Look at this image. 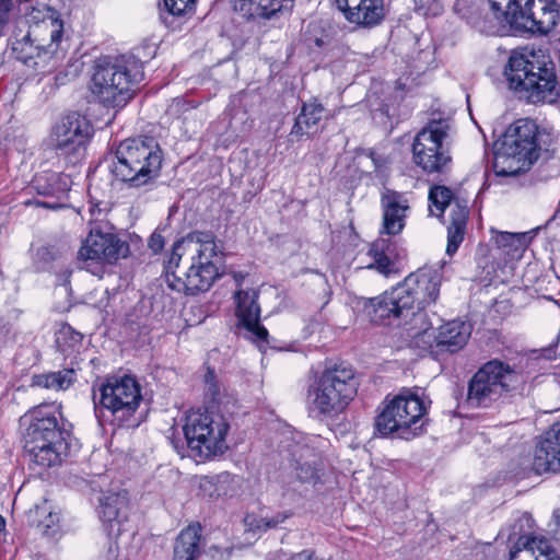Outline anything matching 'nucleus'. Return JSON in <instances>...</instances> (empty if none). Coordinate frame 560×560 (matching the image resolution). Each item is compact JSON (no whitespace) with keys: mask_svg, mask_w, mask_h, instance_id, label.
Wrapping results in <instances>:
<instances>
[{"mask_svg":"<svg viewBox=\"0 0 560 560\" xmlns=\"http://www.w3.org/2000/svg\"><path fill=\"white\" fill-rule=\"evenodd\" d=\"M441 275L433 269H422L410 273L398 284L408 310L412 316L434 303L440 293Z\"/></svg>","mask_w":560,"mask_h":560,"instance_id":"2eb2a0df","label":"nucleus"},{"mask_svg":"<svg viewBox=\"0 0 560 560\" xmlns=\"http://www.w3.org/2000/svg\"><path fill=\"white\" fill-rule=\"evenodd\" d=\"M429 404L430 401L427 404L417 390L404 389L389 400L376 417V430L382 435L399 433L400 436L405 438L404 434L422 420Z\"/></svg>","mask_w":560,"mask_h":560,"instance_id":"ddd939ff","label":"nucleus"},{"mask_svg":"<svg viewBox=\"0 0 560 560\" xmlns=\"http://www.w3.org/2000/svg\"><path fill=\"white\" fill-rule=\"evenodd\" d=\"M325 113L324 105L316 98L303 103L290 132L292 140L301 141L316 133Z\"/></svg>","mask_w":560,"mask_h":560,"instance_id":"a878e982","label":"nucleus"},{"mask_svg":"<svg viewBox=\"0 0 560 560\" xmlns=\"http://www.w3.org/2000/svg\"><path fill=\"white\" fill-rule=\"evenodd\" d=\"M504 74L518 98L528 103L558 100L557 78L551 61L542 54L529 49L513 51Z\"/></svg>","mask_w":560,"mask_h":560,"instance_id":"f03ea898","label":"nucleus"},{"mask_svg":"<svg viewBox=\"0 0 560 560\" xmlns=\"http://www.w3.org/2000/svg\"><path fill=\"white\" fill-rule=\"evenodd\" d=\"M12 51L19 61L35 70L50 71L59 65L28 33L15 39Z\"/></svg>","mask_w":560,"mask_h":560,"instance_id":"4be33fe9","label":"nucleus"},{"mask_svg":"<svg viewBox=\"0 0 560 560\" xmlns=\"http://www.w3.org/2000/svg\"><path fill=\"white\" fill-rule=\"evenodd\" d=\"M316 44H317L318 46H320L322 40H320V39H317V40H316Z\"/></svg>","mask_w":560,"mask_h":560,"instance_id":"8fccbe9b","label":"nucleus"},{"mask_svg":"<svg viewBox=\"0 0 560 560\" xmlns=\"http://www.w3.org/2000/svg\"><path fill=\"white\" fill-rule=\"evenodd\" d=\"M129 246L114 233L102 232L97 228L91 229L88 237L78 252L82 261L113 264L126 257Z\"/></svg>","mask_w":560,"mask_h":560,"instance_id":"dca6fc26","label":"nucleus"},{"mask_svg":"<svg viewBox=\"0 0 560 560\" xmlns=\"http://www.w3.org/2000/svg\"><path fill=\"white\" fill-rule=\"evenodd\" d=\"M290 560H324L323 558L316 556L314 552L310 550H303L301 552L294 553Z\"/></svg>","mask_w":560,"mask_h":560,"instance_id":"37998d69","label":"nucleus"},{"mask_svg":"<svg viewBox=\"0 0 560 560\" xmlns=\"http://www.w3.org/2000/svg\"><path fill=\"white\" fill-rule=\"evenodd\" d=\"M532 470L537 475L560 472V423H553L537 440Z\"/></svg>","mask_w":560,"mask_h":560,"instance_id":"6ab92c4d","label":"nucleus"},{"mask_svg":"<svg viewBox=\"0 0 560 560\" xmlns=\"http://www.w3.org/2000/svg\"><path fill=\"white\" fill-rule=\"evenodd\" d=\"M127 505L125 493L108 492L100 498L98 515L107 525L109 535H119L120 525L126 518Z\"/></svg>","mask_w":560,"mask_h":560,"instance_id":"393cba45","label":"nucleus"},{"mask_svg":"<svg viewBox=\"0 0 560 560\" xmlns=\"http://www.w3.org/2000/svg\"><path fill=\"white\" fill-rule=\"evenodd\" d=\"M37 256H38V257H43V258H45V259H48V257H49V258H52L51 250H50V248H49V247H47V246H43V247L38 248V250H37Z\"/></svg>","mask_w":560,"mask_h":560,"instance_id":"a18cd8bd","label":"nucleus"},{"mask_svg":"<svg viewBox=\"0 0 560 560\" xmlns=\"http://www.w3.org/2000/svg\"><path fill=\"white\" fill-rule=\"evenodd\" d=\"M4 528V520L3 517L0 515V530H2Z\"/></svg>","mask_w":560,"mask_h":560,"instance_id":"09e8293b","label":"nucleus"},{"mask_svg":"<svg viewBox=\"0 0 560 560\" xmlns=\"http://www.w3.org/2000/svg\"><path fill=\"white\" fill-rule=\"evenodd\" d=\"M164 243V237L160 233L154 232L149 238L148 246L152 252L159 253L163 249Z\"/></svg>","mask_w":560,"mask_h":560,"instance_id":"79ce46f5","label":"nucleus"},{"mask_svg":"<svg viewBox=\"0 0 560 560\" xmlns=\"http://www.w3.org/2000/svg\"><path fill=\"white\" fill-rule=\"evenodd\" d=\"M397 287L386 291L380 296L366 299L360 298L357 301V307L375 324H382L389 318H408L411 312L408 310L406 301Z\"/></svg>","mask_w":560,"mask_h":560,"instance_id":"f3484780","label":"nucleus"},{"mask_svg":"<svg viewBox=\"0 0 560 560\" xmlns=\"http://www.w3.org/2000/svg\"><path fill=\"white\" fill-rule=\"evenodd\" d=\"M346 21L358 28L371 30L386 16L384 0H335Z\"/></svg>","mask_w":560,"mask_h":560,"instance_id":"a211bd4d","label":"nucleus"},{"mask_svg":"<svg viewBox=\"0 0 560 560\" xmlns=\"http://www.w3.org/2000/svg\"><path fill=\"white\" fill-rule=\"evenodd\" d=\"M552 518H553L552 535L557 540H560V509H557L553 511Z\"/></svg>","mask_w":560,"mask_h":560,"instance_id":"c03bdc74","label":"nucleus"},{"mask_svg":"<svg viewBox=\"0 0 560 560\" xmlns=\"http://www.w3.org/2000/svg\"><path fill=\"white\" fill-rule=\"evenodd\" d=\"M467 206H462L459 202H455L450 213V225L447 226V246L446 254L452 256L457 252L460 243L464 240L467 219H468Z\"/></svg>","mask_w":560,"mask_h":560,"instance_id":"c756f323","label":"nucleus"},{"mask_svg":"<svg viewBox=\"0 0 560 560\" xmlns=\"http://www.w3.org/2000/svg\"><path fill=\"white\" fill-rule=\"evenodd\" d=\"M201 527L189 525L176 538L173 560H195L200 555Z\"/></svg>","mask_w":560,"mask_h":560,"instance_id":"c85d7f7f","label":"nucleus"},{"mask_svg":"<svg viewBox=\"0 0 560 560\" xmlns=\"http://www.w3.org/2000/svg\"><path fill=\"white\" fill-rule=\"evenodd\" d=\"M358 390V382L351 366L339 364L326 369L310 386V409L318 416L335 418L340 415Z\"/></svg>","mask_w":560,"mask_h":560,"instance_id":"0eeeda50","label":"nucleus"},{"mask_svg":"<svg viewBox=\"0 0 560 560\" xmlns=\"http://www.w3.org/2000/svg\"><path fill=\"white\" fill-rule=\"evenodd\" d=\"M195 0H163L165 10L172 15H182L191 9Z\"/></svg>","mask_w":560,"mask_h":560,"instance_id":"58836bf2","label":"nucleus"},{"mask_svg":"<svg viewBox=\"0 0 560 560\" xmlns=\"http://www.w3.org/2000/svg\"><path fill=\"white\" fill-rule=\"evenodd\" d=\"M383 209V233L397 235L405 228L409 211L408 200L399 192L386 190L381 198Z\"/></svg>","mask_w":560,"mask_h":560,"instance_id":"5701e85b","label":"nucleus"},{"mask_svg":"<svg viewBox=\"0 0 560 560\" xmlns=\"http://www.w3.org/2000/svg\"><path fill=\"white\" fill-rule=\"evenodd\" d=\"M230 424L226 418L213 410H196L186 417L184 433L188 447L201 457L222 454Z\"/></svg>","mask_w":560,"mask_h":560,"instance_id":"f8f14e48","label":"nucleus"},{"mask_svg":"<svg viewBox=\"0 0 560 560\" xmlns=\"http://www.w3.org/2000/svg\"><path fill=\"white\" fill-rule=\"evenodd\" d=\"M205 385L207 395L211 396L212 400H215L220 395V387L215 381V375L212 370H208L205 375Z\"/></svg>","mask_w":560,"mask_h":560,"instance_id":"ea45409f","label":"nucleus"},{"mask_svg":"<svg viewBox=\"0 0 560 560\" xmlns=\"http://www.w3.org/2000/svg\"><path fill=\"white\" fill-rule=\"evenodd\" d=\"M31 423L25 434V450L32 460L42 467H52L61 463L67 448L62 429L61 405L56 401L42 402L28 411Z\"/></svg>","mask_w":560,"mask_h":560,"instance_id":"7ed1b4c3","label":"nucleus"},{"mask_svg":"<svg viewBox=\"0 0 560 560\" xmlns=\"http://www.w3.org/2000/svg\"><path fill=\"white\" fill-rule=\"evenodd\" d=\"M291 510H284L275 513L273 515L254 516L248 515L245 518V524L253 530H268L280 527L287 520L292 517Z\"/></svg>","mask_w":560,"mask_h":560,"instance_id":"72a5a7b5","label":"nucleus"},{"mask_svg":"<svg viewBox=\"0 0 560 560\" xmlns=\"http://www.w3.org/2000/svg\"><path fill=\"white\" fill-rule=\"evenodd\" d=\"M36 205H37V206H40V207L54 208V206H50V205H48V203H46V202H39V201H37V202H36Z\"/></svg>","mask_w":560,"mask_h":560,"instance_id":"de8ad7c7","label":"nucleus"},{"mask_svg":"<svg viewBox=\"0 0 560 560\" xmlns=\"http://www.w3.org/2000/svg\"><path fill=\"white\" fill-rule=\"evenodd\" d=\"M452 198V190L445 186H434L430 189L429 200L438 211V213H435L436 217H441L443 214L445 208L451 205ZM430 211L434 214L432 208H430Z\"/></svg>","mask_w":560,"mask_h":560,"instance_id":"e433bc0d","label":"nucleus"},{"mask_svg":"<svg viewBox=\"0 0 560 560\" xmlns=\"http://www.w3.org/2000/svg\"><path fill=\"white\" fill-rule=\"evenodd\" d=\"M296 478L303 483H316L319 479V462L293 459Z\"/></svg>","mask_w":560,"mask_h":560,"instance_id":"4c0bfd02","label":"nucleus"},{"mask_svg":"<svg viewBox=\"0 0 560 560\" xmlns=\"http://www.w3.org/2000/svg\"><path fill=\"white\" fill-rule=\"evenodd\" d=\"M542 557L560 560L559 555L545 537L521 536L510 551V560H539L538 558Z\"/></svg>","mask_w":560,"mask_h":560,"instance_id":"bb28decb","label":"nucleus"},{"mask_svg":"<svg viewBox=\"0 0 560 560\" xmlns=\"http://www.w3.org/2000/svg\"><path fill=\"white\" fill-rule=\"evenodd\" d=\"M418 429H421V425H418V427L412 425L411 429H409L408 431H411V435L415 436L418 434L417 433Z\"/></svg>","mask_w":560,"mask_h":560,"instance_id":"49530a36","label":"nucleus"},{"mask_svg":"<svg viewBox=\"0 0 560 560\" xmlns=\"http://www.w3.org/2000/svg\"><path fill=\"white\" fill-rule=\"evenodd\" d=\"M318 438H306L303 442L299 441L291 451L292 458L311 462H319V451L317 447Z\"/></svg>","mask_w":560,"mask_h":560,"instance_id":"c9c22d12","label":"nucleus"},{"mask_svg":"<svg viewBox=\"0 0 560 560\" xmlns=\"http://www.w3.org/2000/svg\"><path fill=\"white\" fill-rule=\"evenodd\" d=\"M27 33L57 62L60 63L63 60L67 49L62 46L63 22L59 16H55L52 12L49 13L40 21L31 24Z\"/></svg>","mask_w":560,"mask_h":560,"instance_id":"aec40b11","label":"nucleus"},{"mask_svg":"<svg viewBox=\"0 0 560 560\" xmlns=\"http://www.w3.org/2000/svg\"><path fill=\"white\" fill-rule=\"evenodd\" d=\"M92 136L89 120L78 113L69 114L58 121L49 141L58 155L69 156L83 150Z\"/></svg>","mask_w":560,"mask_h":560,"instance_id":"4468645a","label":"nucleus"},{"mask_svg":"<svg viewBox=\"0 0 560 560\" xmlns=\"http://www.w3.org/2000/svg\"><path fill=\"white\" fill-rule=\"evenodd\" d=\"M415 3V8L418 11L423 12V14H427L429 12H432L433 14L438 11V0H412Z\"/></svg>","mask_w":560,"mask_h":560,"instance_id":"a19ab883","label":"nucleus"},{"mask_svg":"<svg viewBox=\"0 0 560 560\" xmlns=\"http://www.w3.org/2000/svg\"><path fill=\"white\" fill-rule=\"evenodd\" d=\"M217 255L212 232L195 231L177 241L166 265L168 288L185 294L208 291L219 277L212 260Z\"/></svg>","mask_w":560,"mask_h":560,"instance_id":"f257e3e1","label":"nucleus"},{"mask_svg":"<svg viewBox=\"0 0 560 560\" xmlns=\"http://www.w3.org/2000/svg\"><path fill=\"white\" fill-rule=\"evenodd\" d=\"M494 18L512 27L547 34L558 24V0H489Z\"/></svg>","mask_w":560,"mask_h":560,"instance_id":"1a4fd4ad","label":"nucleus"},{"mask_svg":"<svg viewBox=\"0 0 560 560\" xmlns=\"http://www.w3.org/2000/svg\"><path fill=\"white\" fill-rule=\"evenodd\" d=\"M94 395L96 417L116 422L118 427H137L135 413L138 410L142 394L141 387L132 376L110 377Z\"/></svg>","mask_w":560,"mask_h":560,"instance_id":"6e6552de","label":"nucleus"},{"mask_svg":"<svg viewBox=\"0 0 560 560\" xmlns=\"http://www.w3.org/2000/svg\"><path fill=\"white\" fill-rule=\"evenodd\" d=\"M538 127L525 118L512 124L494 144L498 175L509 176L526 171L539 158Z\"/></svg>","mask_w":560,"mask_h":560,"instance_id":"423d86ee","label":"nucleus"},{"mask_svg":"<svg viewBox=\"0 0 560 560\" xmlns=\"http://www.w3.org/2000/svg\"><path fill=\"white\" fill-rule=\"evenodd\" d=\"M162 166V151L152 137L127 139L116 150L113 175L129 187L140 188L152 184Z\"/></svg>","mask_w":560,"mask_h":560,"instance_id":"39448f33","label":"nucleus"},{"mask_svg":"<svg viewBox=\"0 0 560 560\" xmlns=\"http://www.w3.org/2000/svg\"><path fill=\"white\" fill-rule=\"evenodd\" d=\"M372 261L368 265L370 269H376L384 276L396 271L395 260L397 258L396 244L389 238H378L372 243L369 249Z\"/></svg>","mask_w":560,"mask_h":560,"instance_id":"cd10ccee","label":"nucleus"},{"mask_svg":"<svg viewBox=\"0 0 560 560\" xmlns=\"http://www.w3.org/2000/svg\"><path fill=\"white\" fill-rule=\"evenodd\" d=\"M74 376L73 370L38 374L33 376L32 385L47 389L65 390L74 382Z\"/></svg>","mask_w":560,"mask_h":560,"instance_id":"2f4dec72","label":"nucleus"},{"mask_svg":"<svg viewBox=\"0 0 560 560\" xmlns=\"http://www.w3.org/2000/svg\"><path fill=\"white\" fill-rule=\"evenodd\" d=\"M67 177L55 172H44L36 175L32 180V188L43 196H54L58 192H63L67 190Z\"/></svg>","mask_w":560,"mask_h":560,"instance_id":"7c9ffc66","label":"nucleus"},{"mask_svg":"<svg viewBox=\"0 0 560 560\" xmlns=\"http://www.w3.org/2000/svg\"><path fill=\"white\" fill-rule=\"evenodd\" d=\"M236 316L249 337L257 342H267L268 330L260 325V307L257 303L258 293L255 290H238L235 295Z\"/></svg>","mask_w":560,"mask_h":560,"instance_id":"412c9836","label":"nucleus"},{"mask_svg":"<svg viewBox=\"0 0 560 560\" xmlns=\"http://www.w3.org/2000/svg\"><path fill=\"white\" fill-rule=\"evenodd\" d=\"M471 335V325L454 319L441 325L434 336L438 351L455 353L463 349Z\"/></svg>","mask_w":560,"mask_h":560,"instance_id":"b1692460","label":"nucleus"},{"mask_svg":"<svg viewBox=\"0 0 560 560\" xmlns=\"http://www.w3.org/2000/svg\"><path fill=\"white\" fill-rule=\"evenodd\" d=\"M450 130V118L433 113L425 127L417 133L412 143L413 161L423 172L443 173L451 164V154L444 145Z\"/></svg>","mask_w":560,"mask_h":560,"instance_id":"9b49d317","label":"nucleus"},{"mask_svg":"<svg viewBox=\"0 0 560 560\" xmlns=\"http://www.w3.org/2000/svg\"><path fill=\"white\" fill-rule=\"evenodd\" d=\"M229 478L228 474L218 476H202L198 479L199 494L203 498H215L225 493L223 483Z\"/></svg>","mask_w":560,"mask_h":560,"instance_id":"f704fd0d","label":"nucleus"},{"mask_svg":"<svg viewBox=\"0 0 560 560\" xmlns=\"http://www.w3.org/2000/svg\"><path fill=\"white\" fill-rule=\"evenodd\" d=\"M142 80V62L132 55L100 59L93 68L90 91L105 106L121 107L132 97V86Z\"/></svg>","mask_w":560,"mask_h":560,"instance_id":"20e7f679","label":"nucleus"},{"mask_svg":"<svg viewBox=\"0 0 560 560\" xmlns=\"http://www.w3.org/2000/svg\"><path fill=\"white\" fill-rule=\"evenodd\" d=\"M491 241L494 243V245L508 255L514 256L525 248L524 233L501 232L491 229Z\"/></svg>","mask_w":560,"mask_h":560,"instance_id":"473e14b6","label":"nucleus"},{"mask_svg":"<svg viewBox=\"0 0 560 560\" xmlns=\"http://www.w3.org/2000/svg\"><path fill=\"white\" fill-rule=\"evenodd\" d=\"M517 378V373L509 364L489 361L471 377L467 402L477 408H490L504 402L516 388Z\"/></svg>","mask_w":560,"mask_h":560,"instance_id":"9d476101","label":"nucleus"}]
</instances>
